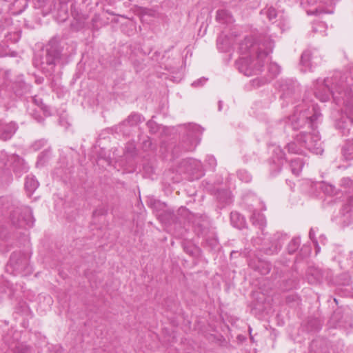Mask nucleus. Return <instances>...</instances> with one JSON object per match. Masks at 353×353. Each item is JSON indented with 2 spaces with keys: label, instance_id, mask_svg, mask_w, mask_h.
Listing matches in <instances>:
<instances>
[{
  "label": "nucleus",
  "instance_id": "nucleus-1",
  "mask_svg": "<svg viewBox=\"0 0 353 353\" xmlns=\"http://www.w3.org/2000/svg\"><path fill=\"white\" fill-rule=\"evenodd\" d=\"M180 128L181 137L178 147L182 151H193L200 143L203 129L195 123H188Z\"/></svg>",
  "mask_w": 353,
  "mask_h": 353
},
{
  "label": "nucleus",
  "instance_id": "nucleus-2",
  "mask_svg": "<svg viewBox=\"0 0 353 353\" xmlns=\"http://www.w3.org/2000/svg\"><path fill=\"white\" fill-rule=\"evenodd\" d=\"M286 239V234L277 232L269 239H265L264 238L258 236L253 241L254 245H261L260 250L265 254L272 255L277 253L281 250Z\"/></svg>",
  "mask_w": 353,
  "mask_h": 353
},
{
  "label": "nucleus",
  "instance_id": "nucleus-3",
  "mask_svg": "<svg viewBox=\"0 0 353 353\" xmlns=\"http://www.w3.org/2000/svg\"><path fill=\"white\" fill-rule=\"evenodd\" d=\"M307 112H296L290 118L292 126L294 130H299L307 125L309 128L315 130L322 114L321 112H313L310 115ZM311 113V112H308Z\"/></svg>",
  "mask_w": 353,
  "mask_h": 353
},
{
  "label": "nucleus",
  "instance_id": "nucleus-4",
  "mask_svg": "<svg viewBox=\"0 0 353 353\" xmlns=\"http://www.w3.org/2000/svg\"><path fill=\"white\" fill-rule=\"evenodd\" d=\"M11 270V273H20L24 275L31 272V268L29 265V256L28 254L21 252H14L10 257L9 262L6 265V270Z\"/></svg>",
  "mask_w": 353,
  "mask_h": 353
},
{
  "label": "nucleus",
  "instance_id": "nucleus-5",
  "mask_svg": "<svg viewBox=\"0 0 353 353\" xmlns=\"http://www.w3.org/2000/svg\"><path fill=\"white\" fill-rule=\"evenodd\" d=\"M10 221L15 228H26L33 225L34 219L28 207L16 208L10 214Z\"/></svg>",
  "mask_w": 353,
  "mask_h": 353
},
{
  "label": "nucleus",
  "instance_id": "nucleus-6",
  "mask_svg": "<svg viewBox=\"0 0 353 353\" xmlns=\"http://www.w3.org/2000/svg\"><path fill=\"white\" fill-rule=\"evenodd\" d=\"M198 234L201 235L204 240V246L208 248L210 250L216 249L219 245V240L216 232L210 230L204 224H198Z\"/></svg>",
  "mask_w": 353,
  "mask_h": 353
},
{
  "label": "nucleus",
  "instance_id": "nucleus-7",
  "mask_svg": "<svg viewBox=\"0 0 353 353\" xmlns=\"http://www.w3.org/2000/svg\"><path fill=\"white\" fill-rule=\"evenodd\" d=\"M296 141L309 150H318L321 145L319 137L315 133L300 132L296 136Z\"/></svg>",
  "mask_w": 353,
  "mask_h": 353
},
{
  "label": "nucleus",
  "instance_id": "nucleus-8",
  "mask_svg": "<svg viewBox=\"0 0 353 353\" xmlns=\"http://www.w3.org/2000/svg\"><path fill=\"white\" fill-rule=\"evenodd\" d=\"M186 172H188L192 180L199 179L204 175L202 163L196 159H188L183 162Z\"/></svg>",
  "mask_w": 353,
  "mask_h": 353
},
{
  "label": "nucleus",
  "instance_id": "nucleus-9",
  "mask_svg": "<svg viewBox=\"0 0 353 353\" xmlns=\"http://www.w3.org/2000/svg\"><path fill=\"white\" fill-rule=\"evenodd\" d=\"M285 156V152L280 148L274 149L270 168L271 175L276 176L281 172L282 165L286 161Z\"/></svg>",
  "mask_w": 353,
  "mask_h": 353
},
{
  "label": "nucleus",
  "instance_id": "nucleus-10",
  "mask_svg": "<svg viewBox=\"0 0 353 353\" xmlns=\"http://www.w3.org/2000/svg\"><path fill=\"white\" fill-rule=\"evenodd\" d=\"M9 161L13 172L17 177H20L28 171V166L24 160L19 156L12 154L9 157Z\"/></svg>",
  "mask_w": 353,
  "mask_h": 353
},
{
  "label": "nucleus",
  "instance_id": "nucleus-11",
  "mask_svg": "<svg viewBox=\"0 0 353 353\" xmlns=\"http://www.w3.org/2000/svg\"><path fill=\"white\" fill-rule=\"evenodd\" d=\"M248 265L252 270L259 272L262 275L268 274L271 270L270 263L261 261L260 259H250L248 261Z\"/></svg>",
  "mask_w": 353,
  "mask_h": 353
},
{
  "label": "nucleus",
  "instance_id": "nucleus-12",
  "mask_svg": "<svg viewBox=\"0 0 353 353\" xmlns=\"http://www.w3.org/2000/svg\"><path fill=\"white\" fill-rule=\"evenodd\" d=\"M340 117L336 120L335 125L339 129L345 130L353 124V112H338Z\"/></svg>",
  "mask_w": 353,
  "mask_h": 353
},
{
  "label": "nucleus",
  "instance_id": "nucleus-13",
  "mask_svg": "<svg viewBox=\"0 0 353 353\" xmlns=\"http://www.w3.org/2000/svg\"><path fill=\"white\" fill-rule=\"evenodd\" d=\"M250 221L253 225L259 228L261 232V234L265 237L266 234L265 232L266 227V219L265 216L257 211H254L250 216Z\"/></svg>",
  "mask_w": 353,
  "mask_h": 353
},
{
  "label": "nucleus",
  "instance_id": "nucleus-14",
  "mask_svg": "<svg viewBox=\"0 0 353 353\" xmlns=\"http://www.w3.org/2000/svg\"><path fill=\"white\" fill-rule=\"evenodd\" d=\"M17 129L15 123H0V139L3 141L10 139L15 133Z\"/></svg>",
  "mask_w": 353,
  "mask_h": 353
},
{
  "label": "nucleus",
  "instance_id": "nucleus-15",
  "mask_svg": "<svg viewBox=\"0 0 353 353\" xmlns=\"http://www.w3.org/2000/svg\"><path fill=\"white\" fill-rule=\"evenodd\" d=\"M217 201L223 205H229L232 202V196L230 190L227 189H218L215 192Z\"/></svg>",
  "mask_w": 353,
  "mask_h": 353
},
{
  "label": "nucleus",
  "instance_id": "nucleus-16",
  "mask_svg": "<svg viewBox=\"0 0 353 353\" xmlns=\"http://www.w3.org/2000/svg\"><path fill=\"white\" fill-rule=\"evenodd\" d=\"M39 182L33 175H28L26 177L24 184L25 190L29 196L37 189L39 187Z\"/></svg>",
  "mask_w": 353,
  "mask_h": 353
},
{
  "label": "nucleus",
  "instance_id": "nucleus-17",
  "mask_svg": "<svg viewBox=\"0 0 353 353\" xmlns=\"http://www.w3.org/2000/svg\"><path fill=\"white\" fill-rule=\"evenodd\" d=\"M230 222L234 228L240 230L245 226V218L237 212L230 213Z\"/></svg>",
  "mask_w": 353,
  "mask_h": 353
},
{
  "label": "nucleus",
  "instance_id": "nucleus-18",
  "mask_svg": "<svg viewBox=\"0 0 353 353\" xmlns=\"http://www.w3.org/2000/svg\"><path fill=\"white\" fill-rule=\"evenodd\" d=\"M176 132V130L174 127H163L162 128L161 132V147H164L167 150L170 149V146L167 145L168 141L166 139L171 137Z\"/></svg>",
  "mask_w": 353,
  "mask_h": 353
},
{
  "label": "nucleus",
  "instance_id": "nucleus-19",
  "mask_svg": "<svg viewBox=\"0 0 353 353\" xmlns=\"http://www.w3.org/2000/svg\"><path fill=\"white\" fill-rule=\"evenodd\" d=\"M341 153L347 161L353 159V140H347L341 149Z\"/></svg>",
  "mask_w": 353,
  "mask_h": 353
},
{
  "label": "nucleus",
  "instance_id": "nucleus-20",
  "mask_svg": "<svg viewBox=\"0 0 353 353\" xmlns=\"http://www.w3.org/2000/svg\"><path fill=\"white\" fill-rule=\"evenodd\" d=\"M304 165V162L302 159L296 158L291 160L290 163V168L292 173L295 176H299L301 172Z\"/></svg>",
  "mask_w": 353,
  "mask_h": 353
},
{
  "label": "nucleus",
  "instance_id": "nucleus-21",
  "mask_svg": "<svg viewBox=\"0 0 353 353\" xmlns=\"http://www.w3.org/2000/svg\"><path fill=\"white\" fill-rule=\"evenodd\" d=\"M307 327L309 331H318L321 328V321L316 318L310 319L307 323Z\"/></svg>",
  "mask_w": 353,
  "mask_h": 353
},
{
  "label": "nucleus",
  "instance_id": "nucleus-22",
  "mask_svg": "<svg viewBox=\"0 0 353 353\" xmlns=\"http://www.w3.org/2000/svg\"><path fill=\"white\" fill-rule=\"evenodd\" d=\"M301 244L300 239L298 237L293 238L288 245V252L289 254H294L299 248Z\"/></svg>",
  "mask_w": 353,
  "mask_h": 353
},
{
  "label": "nucleus",
  "instance_id": "nucleus-23",
  "mask_svg": "<svg viewBox=\"0 0 353 353\" xmlns=\"http://www.w3.org/2000/svg\"><path fill=\"white\" fill-rule=\"evenodd\" d=\"M183 250L190 256H194L198 250V248L190 242L183 243Z\"/></svg>",
  "mask_w": 353,
  "mask_h": 353
},
{
  "label": "nucleus",
  "instance_id": "nucleus-24",
  "mask_svg": "<svg viewBox=\"0 0 353 353\" xmlns=\"http://www.w3.org/2000/svg\"><path fill=\"white\" fill-rule=\"evenodd\" d=\"M13 353H30V347L23 343H17L12 349Z\"/></svg>",
  "mask_w": 353,
  "mask_h": 353
},
{
  "label": "nucleus",
  "instance_id": "nucleus-25",
  "mask_svg": "<svg viewBox=\"0 0 353 353\" xmlns=\"http://www.w3.org/2000/svg\"><path fill=\"white\" fill-rule=\"evenodd\" d=\"M2 176H0V183L7 184L11 182L12 178L10 172L8 170L1 172Z\"/></svg>",
  "mask_w": 353,
  "mask_h": 353
},
{
  "label": "nucleus",
  "instance_id": "nucleus-26",
  "mask_svg": "<svg viewBox=\"0 0 353 353\" xmlns=\"http://www.w3.org/2000/svg\"><path fill=\"white\" fill-rule=\"evenodd\" d=\"M299 301H300V300H299V296L294 293L288 294L285 296L286 303L289 304L290 305H299Z\"/></svg>",
  "mask_w": 353,
  "mask_h": 353
},
{
  "label": "nucleus",
  "instance_id": "nucleus-27",
  "mask_svg": "<svg viewBox=\"0 0 353 353\" xmlns=\"http://www.w3.org/2000/svg\"><path fill=\"white\" fill-rule=\"evenodd\" d=\"M49 112H34L32 114L33 118L39 123H41L44 120L45 117L50 116Z\"/></svg>",
  "mask_w": 353,
  "mask_h": 353
},
{
  "label": "nucleus",
  "instance_id": "nucleus-28",
  "mask_svg": "<svg viewBox=\"0 0 353 353\" xmlns=\"http://www.w3.org/2000/svg\"><path fill=\"white\" fill-rule=\"evenodd\" d=\"M288 152L292 154H299L301 152L300 148L294 142H291L287 145Z\"/></svg>",
  "mask_w": 353,
  "mask_h": 353
},
{
  "label": "nucleus",
  "instance_id": "nucleus-29",
  "mask_svg": "<svg viewBox=\"0 0 353 353\" xmlns=\"http://www.w3.org/2000/svg\"><path fill=\"white\" fill-rule=\"evenodd\" d=\"M208 164L210 165V167L213 170L214 169L216 165V161L214 157H208L206 160Z\"/></svg>",
  "mask_w": 353,
  "mask_h": 353
},
{
  "label": "nucleus",
  "instance_id": "nucleus-30",
  "mask_svg": "<svg viewBox=\"0 0 353 353\" xmlns=\"http://www.w3.org/2000/svg\"><path fill=\"white\" fill-rule=\"evenodd\" d=\"M9 288V283L6 285L3 284H0V301L3 299V296L6 293V288Z\"/></svg>",
  "mask_w": 353,
  "mask_h": 353
},
{
  "label": "nucleus",
  "instance_id": "nucleus-31",
  "mask_svg": "<svg viewBox=\"0 0 353 353\" xmlns=\"http://www.w3.org/2000/svg\"><path fill=\"white\" fill-rule=\"evenodd\" d=\"M154 125H155L154 122L152 121H149L148 123H147V125L148 126V128L150 129V131L152 132V133H155L157 132V130L156 128H154Z\"/></svg>",
  "mask_w": 353,
  "mask_h": 353
},
{
  "label": "nucleus",
  "instance_id": "nucleus-32",
  "mask_svg": "<svg viewBox=\"0 0 353 353\" xmlns=\"http://www.w3.org/2000/svg\"><path fill=\"white\" fill-rule=\"evenodd\" d=\"M334 187L332 185H327L325 187V191L328 194H333L334 192Z\"/></svg>",
  "mask_w": 353,
  "mask_h": 353
},
{
  "label": "nucleus",
  "instance_id": "nucleus-33",
  "mask_svg": "<svg viewBox=\"0 0 353 353\" xmlns=\"http://www.w3.org/2000/svg\"><path fill=\"white\" fill-rule=\"evenodd\" d=\"M342 182L344 185H347L349 186H352L353 188V181L347 178H344L342 179Z\"/></svg>",
  "mask_w": 353,
  "mask_h": 353
},
{
  "label": "nucleus",
  "instance_id": "nucleus-34",
  "mask_svg": "<svg viewBox=\"0 0 353 353\" xmlns=\"http://www.w3.org/2000/svg\"><path fill=\"white\" fill-rule=\"evenodd\" d=\"M314 236H315V233L313 230L312 228L310 229V232H309V237L310 238V239H312L316 244H317V241L315 240L314 241Z\"/></svg>",
  "mask_w": 353,
  "mask_h": 353
},
{
  "label": "nucleus",
  "instance_id": "nucleus-35",
  "mask_svg": "<svg viewBox=\"0 0 353 353\" xmlns=\"http://www.w3.org/2000/svg\"><path fill=\"white\" fill-rule=\"evenodd\" d=\"M103 212L102 210H97L93 212V216L103 214Z\"/></svg>",
  "mask_w": 353,
  "mask_h": 353
},
{
  "label": "nucleus",
  "instance_id": "nucleus-36",
  "mask_svg": "<svg viewBox=\"0 0 353 353\" xmlns=\"http://www.w3.org/2000/svg\"><path fill=\"white\" fill-rule=\"evenodd\" d=\"M343 276L345 277V279H346L347 281V282H345V283H343V285H349V282H350V279L349 276L345 275H345H343Z\"/></svg>",
  "mask_w": 353,
  "mask_h": 353
},
{
  "label": "nucleus",
  "instance_id": "nucleus-37",
  "mask_svg": "<svg viewBox=\"0 0 353 353\" xmlns=\"http://www.w3.org/2000/svg\"><path fill=\"white\" fill-rule=\"evenodd\" d=\"M348 202L350 205L353 206V195L349 198Z\"/></svg>",
  "mask_w": 353,
  "mask_h": 353
},
{
  "label": "nucleus",
  "instance_id": "nucleus-38",
  "mask_svg": "<svg viewBox=\"0 0 353 353\" xmlns=\"http://www.w3.org/2000/svg\"><path fill=\"white\" fill-rule=\"evenodd\" d=\"M153 204H154V205H156V204H159V201H154Z\"/></svg>",
  "mask_w": 353,
  "mask_h": 353
}]
</instances>
